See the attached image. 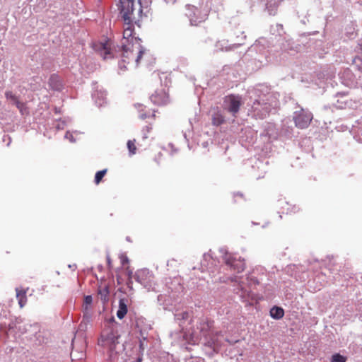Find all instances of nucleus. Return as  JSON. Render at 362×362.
Wrapping results in <instances>:
<instances>
[{
  "instance_id": "nucleus-29",
  "label": "nucleus",
  "mask_w": 362,
  "mask_h": 362,
  "mask_svg": "<svg viewBox=\"0 0 362 362\" xmlns=\"http://www.w3.org/2000/svg\"><path fill=\"white\" fill-rule=\"evenodd\" d=\"M119 323L116 322L115 317L112 316L110 318L106 320V324L105 329H117Z\"/></svg>"
},
{
  "instance_id": "nucleus-16",
  "label": "nucleus",
  "mask_w": 362,
  "mask_h": 362,
  "mask_svg": "<svg viewBox=\"0 0 362 362\" xmlns=\"http://www.w3.org/2000/svg\"><path fill=\"white\" fill-rule=\"evenodd\" d=\"M241 105V98L238 95H230L225 98L224 107L233 116L239 112Z\"/></svg>"
},
{
  "instance_id": "nucleus-46",
  "label": "nucleus",
  "mask_w": 362,
  "mask_h": 362,
  "mask_svg": "<svg viewBox=\"0 0 362 362\" xmlns=\"http://www.w3.org/2000/svg\"><path fill=\"white\" fill-rule=\"evenodd\" d=\"M127 148L131 155L136 153V146L133 141L129 140L127 141Z\"/></svg>"
},
{
  "instance_id": "nucleus-30",
  "label": "nucleus",
  "mask_w": 362,
  "mask_h": 362,
  "mask_svg": "<svg viewBox=\"0 0 362 362\" xmlns=\"http://www.w3.org/2000/svg\"><path fill=\"white\" fill-rule=\"evenodd\" d=\"M157 300H158V304L160 305L163 306V308L164 310H170V308H168V304H167V303L165 304V301L170 300V297H168L165 295L160 294L158 296Z\"/></svg>"
},
{
  "instance_id": "nucleus-18",
  "label": "nucleus",
  "mask_w": 362,
  "mask_h": 362,
  "mask_svg": "<svg viewBox=\"0 0 362 362\" xmlns=\"http://www.w3.org/2000/svg\"><path fill=\"white\" fill-rule=\"evenodd\" d=\"M151 102L157 105H166L169 101V96L164 90L155 91L150 97Z\"/></svg>"
},
{
  "instance_id": "nucleus-26",
  "label": "nucleus",
  "mask_w": 362,
  "mask_h": 362,
  "mask_svg": "<svg viewBox=\"0 0 362 362\" xmlns=\"http://www.w3.org/2000/svg\"><path fill=\"white\" fill-rule=\"evenodd\" d=\"M279 203L280 205H283V204H284L285 206H282V208H283L284 211H286V214L296 213L299 210V208L297 206H296V205L291 206L287 202H283L282 200H279ZM284 212V211H283V213Z\"/></svg>"
},
{
  "instance_id": "nucleus-22",
  "label": "nucleus",
  "mask_w": 362,
  "mask_h": 362,
  "mask_svg": "<svg viewBox=\"0 0 362 362\" xmlns=\"http://www.w3.org/2000/svg\"><path fill=\"white\" fill-rule=\"evenodd\" d=\"M128 300L125 298H120L119 300L118 310L117 311V317L119 320H122L127 313Z\"/></svg>"
},
{
  "instance_id": "nucleus-8",
  "label": "nucleus",
  "mask_w": 362,
  "mask_h": 362,
  "mask_svg": "<svg viewBox=\"0 0 362 362\" xmlns=\"http://www.w3.org/2000/svg\"><path fill=\"white\" fill-rule=\"evenodd\" d=\"M204 13L201 14L199 10L192 5L186 6L185 15L188 18L191 25H197L205 21L208 12L212 9V4L209 0H200Z\"/></svg>"
},
{
  "instance_id": "nucleus-25",
  "label": "nucleus",
  "mask_w": 362,
  "mask_h": 362,
  "mask_svg": "<svg viewBox=\"0 0 362 362\" xmlns=\"http://www.w3.org/2000/svg\"><path fill=\"white\" fill-rule=\"evenodd\" d=\"M135 23L127 25V28H124V38L125 39V41L124 42L126 44L132 43V39L135 38L136 37H133V29L132 27L134 26Z\"/></svg>"
},
{
  "instance_id": "nucleus-37",
  "label": "nucleus",
  "mask_w": 362,
  "mask_h": 362,
  "mask_svg": "<svg viewBox=\"0 0 362 362\" xmlns=\"http://www.w3.org/2000/svg\"><path fill=\"white\" fill-rule=\"evenodd\" d=\"M346 357L341 355L339 353H336L332 356L331 362H346Z\"/></svg>"
},
{
  "instance_id": "nucleus-59",
  "label": "nucleus",
  "mask_w": 362,
  "mask_h": 362,
  "mask_svg": "<svg viewBox=\"0 0 362 362\" xmlns=\"http://www.w3.org/2000/svg\"><path fill=\"white\" fill-rule=\"evenodd\" d=\"M132 283H133V281H132V282H131L130 279H128L127 285L129 289H132Z\"/></svg>"
},
{
  "instance_id": "nucleus-36",
  "label": "nucleus",
  "mask_w": 362,
  "mask_h": 362,
  "mask_svg": "<svg viewBox=\"0 0 362 362\" xmlns=\"http://www.w3.org/2000/svg\"><path fill=\"white\" fill-rule=\"evenodd\" d=\"M107 169H103L102 170H99L98 171L95 175V178H94V182L96 185H98L100 181L102 180V179L103 178V177L105 175V174L107 173Z\"/></svg>"
},
{
  "instance_id": "nucleus-19",
  "label": "nucleus",
  "mask_w": 362,
  "mask_h": 362,
  "mask_svg": "<svg viewBox=\"0 0 362 362\" xmlns=\"http://www.w3.org/2000/svg\"><path fill=\"white\" fill-rule=\"evenodd\" d=\"M335 98H337L336 103H333V105L338 109H345L349 108V102L351 101V99L345 94L344 93H337L335 95Z\"/></svg>"
},
{
  "instance_id": "nucleus-63",
  "label": "nucleus",
  "mask_w": 362,
  "mask_h": 362,
  "mask_svg": "<svg viewBox=\"0 0 362 362\" xmlns=\"http://www.w3.org/2000/svg\"><path fill=\"white\" fill-rule=\"evenodd\" d=\"M134 106L136 108H140V107H143V105L142 104H140V103H136V104H134Z\"/></svg>"
},
{
  "instance_id": "nucleus-55",
  "label": "nucleus",
  "mask_w": 362,
  "mask_h": 362,
  "mask_svg": "<svg viewBox=\"0 0 362 362\" xmlns=\"http://www.w3.org/2000/svg\"><path fill=\"white\" fill-rule=\"evenodd\" d=\"M129 262V259L127 256L121 257V263L122 265L127 264Z\"/></svg>"
},
{
  "instance_id": "nucleus-10",
  "label": "nucleus",
  "mask_w": 362,
  "mask_h": 362,
  "mask_svg": "<svg viewBox=\"0 0 362 362\" xmlns=\"http://www.w3.org/2000/svg\"><path fill=\"white\" fill-rule=\"evenodd\" d=\"M134 278L148 291H156L157 284L155 281L153 274L149 269L144 268L137 270L134 274Z\"/></svg>"
},
{
  "instance_id": "nucleus-7",
  "label": "nucleus",
  "mask_w": 362,
  "mask_h": 362,
  "mask_svg": "<svg viewBox=\"0 0 362 362\" xmlns=\"http://www.w3.org/2000/svg\"><path fill=\"white\" fill-rule=\"evenodd\" d=\"M222 254V259L225 264L223 271H230L235 273H240L245 269L244 259L241 258L237 254L229 253L224 247L219 250Z\"/></svg>"
},
{
  "instance_id": "nucleus-2",
  "label": "nucleus",
  "mask_w": 362,
  "mask_h": 362,
  "mask_svg": "<svg viewBox=\"0 0 362 362\" xmlns=\"http://www.w3.org/2000/svg\"><path fill=\"white\" fill-rule=\"evenodd\" d=\"M119 12L125 25L136 23L140 26V18L143 13L142 4L140 0H119Z\"/></svg>"
},
{
  "instance_id": "nucleus-9",
  "label": "nucleus",
  "mask_w": 362,
  "mask_h": 362,
  "mask_svg": "<svg viewBox=\"0 0 362 362\" xmlns=\"http://www.w3.org/2000/svg\"><path fill=\"white\" fill-rule=\"evenodd\" d=\"M254 94L259 97L262 102L266 103V105L270 111L279 105V94L276 92H272L267 86H259L255 89Z\"/></svg>"
},
{
  "instance_id": "nucleus-17",
  "label": "nucleus",
  "mask_w": 362,
  "mask_h": 362,
  "mask_svg": "<svg viewBox=\"0 0 362 362\" xmlns=\"http://www.w3.org/2000/svg\"><path fill=\"white\" fill-rule=\"evenodd\" d=\"M48 86L51 90L62 92L64 88V81L57 74H52L48 79Z\"/></svg>"
},
{
  "instance_id": "nucleus-41",
  "label": "nucleus",
  "mask_w": 362,
  "mask_h": 362,
  "mask_svg": "<svg viewBox=\"0 0 362 362\" xmlns=\"http://www.w3.org/2000/svg\"><path fill=\"white\" fill-rule=\"evenodd\" d=\"M82 320L85 321V322H87L88 323H90V322L92 321V314L89 311V309L88 310H83V318H82Z\"/></svg>"
},
{
  "instance_id": "nucleus-58",
  "label": "nucleus",
  "mask_w": 362,
  "mask_h": 362,
  "mask_svg": "<svg viewBox=\"0 0 362 362\" xmlns=\"http://www.w3.org/2000/svg\"><path fill=\"white\" fill-rule=\"evenodd\" d=\"M128 279H130V281L132 282V279L134 277L133 272L132 270L128 269L127 271Z\"/></svg>"
},
{
  "instance_id": "nucleus-11",
  "label": "nucleus",
  "mask_w": 362,
  "mask_h": 362,
  "mask_svg": "<svg viewBox=\"0 0 362 362\" xmlns=\"http://www.w3.org/2000/svg\"><path fill=\"white\" fill-rule=\"evenodd\" d=\"M119 337L117 329H105L99 339L98 344L102 346H108L109 349L112 351L115 349L116 345L119 344Z\"/></svg>"
},
{
  "instance_id": "nucleus-43",
  "label": "nucleus",
  "mask_w": 362,
  "mask_h": 362,
  "mask_svg": "<svg viewBox=\"0 0 362 362\" xmlns=\"http://www.w3.org/2000/svg\"><path fill=\"white\" fill-rule=\"evenodd\" d=\"M286 121H283L282 124V131L284 132L285 135L290 137L293 134V128H290L289 127H286Z\"/></svg>"
},
{
  "instance_id": "nucleus-52",
  "label": "nucleus",
  "mask_w": 362,
  "mask_h": 362,
  "mask_svg": "<svg viewBox=\"0 0 362 362\" xmlns=\"http://www.w3.org/2000/svg\"><path fill=\"white\" fill-rule=\"evenodd\" d=\"M357 125L355 126L356 128L358 129V133H360L362 135V117L356 121Z\"/></svg>"
},
{
  "instance_id": "nucleus-14",
  "label": "nucleus",
  "mask_w": 362,
  "mask_h": 362,
  "mask_svg": "<svg viewBox=\"0 0 362 362\" xmlns=\"http://www.w3.org/2000/svg\"><path fill=\"white\" fill-rule=\"evenodd\" d=\"M240 35L236 36V40L232 44H228V40L218 41L215 45V51H230L239 47L244 44L243 41L246 39V35L243 31H240Z\"/></svg>"
},
{
  "instance_id": "nucleus-64",
  "label": "nucleus",
  "mask_w": 362,
  "mask_h": 362,
  "mask_svg": "<svg viewBox=\"0 0 362 362\" xmlns=\"http://www.w3.org/2000/svg\"><path fill=\"white\" fill-rule=\"evenodd\" d=\"M136 362H142V355L141 354V356H139L137 359H136Z\"/></svg>"
},
{
  "instance_id": "nucleus-21",
  "label": "nucleus",
  "mask_w": 362,
  "mask_h": 362,
  "mask_svg": "<svg viewBox=\"0 0 362 362\" xmlns=\"http://www.w3.org/2000/svg\"><path fill=\"white\" fill-rule=\"evenodd\" d=\"M106 92L103 90H97L92 93V98L98 107H101L106 103Z\"/></svg>"
},
{
  "instance_id": "nucleus-5",
  "label": "nucleus",
  "mask_w": 362,
  "mask_h": 362,
  "mask_svg": "<svg viewBox=\"0 0 362 362\" xmlns=\"http://www.w3.org/2000/svg\"><path fill=\"white\" fill-rule=\"evenodd\" d=\"M132 43L128 44L122 42L119 48L122 51L121 57L124 62L129 63V60L136 56L135 62L136 65L138 66L143 54L146 52V48L142 46L141 38H132Z\"/></svg>"
},
{
  "instance_id": "nucleus-57",
  "label": "nucleus",
  "mask_w": 362,
  "mask_h": 362,
  "mask_svg": "<svg viewBox=\"0 0 362 362\" xmlns=\"http://www.w3.org/2000/svg\"><path fill=\"white\" fill-rule=\"evenodd\" d=\"M356 50L359 52H362V40L358 43L357 47H356Z\"/></svg>"
},
{
  "instance_id": "nucleus-34",
  "label": "nucleus",
  "mask_w": 362,
  "mask_h": 362,
  "mask_svg": "<svg viewBox=\"0 0 362 362\" xmlns=\"http://www.w3.org/2000/svg\"><path fill=\"white\" fill-rule=\"evenodd\" d=\"M345 30V35L349 39H353L356 36V29L353 25L347 26Z\"/></svg>"
},
{
  "instance_id": "nucleus-53",
  "label": "nucleus",
  "mask_w": 362,
  "mask_h": 362,
  "mask_svg": "<svg viewBox=\"0 0 362 362\" xmlns=\"http://www.w3.org/2000/svg\"><path fill=\"white\" fill-rule=\"evenodd\" d=\"M128 64L127 62H123V59H122V61L119 62L118 63V66H119V69L121 70V71H125L126 70V64Z\"/></svg>"
},
{
  "instance_id": "nucleus-60",
  "label": "nucleus",
  "mask_w": 362,
  "mask_h": 362,
  "mask_svg": "<svg viewBox=\"0 0 362 362\" xmlns=\"http://www.w3.org/2000/svg\"><path fill=\"white\" fill-rule=\"evenodd\" d=\"M174 262H175V259L169 260V261L167 262V266L168 267L173 266Z\"/></svg>"
},
{
  "instance_id": "nucleus-61",
  "label": "nucleus",
  "mask_w": 362,
  "mask_h": 362,
  "mask_svg": "<svg viewBox=\"0 0 362 362\" xmlns=\"http://www.w3.org/2000/svg\"><path fill=\"white\" fill-rule=\"evenodd\" d=\"M166 4H174L177 0H164Z\"/></svg>"
},
{
  "instance_id": "nucleus-50",
  "label": "nucleus",
  "mask_w": 362,
  "mask_h": 362,
  "mask_svg": "<svg viewBox=\"0 0 362 362\" xmlns=\"http://www.w3.org/2000/svg\"><path fill=\"white\" fill-rule=\"evenodd\" d=\"M90 323L87 322H85V321H83L81 320V322H80L79 325H78V330L79 331H81V332H85L88 329V325H89Z\"/></svg>"
},
{
  "instance_id": "nucleus-28",
  "label": "nucleus",
  "mask_w": 362,
  "mask_h": 362,
  "mask_svg": "<svg viewBox=\"0 0 362 362\" xmlns=\"http://www.w3.org/2000/svg\"><path fill=\"white\" fill-rule=\"evenodd\" d=\"M212 124L216 126H219L224 122V117L218 112H214L212 115Z\"/></svg>"
},
{
  "instance_id": "nucleus-44",
  "label": "nucleus",
  "mask_w": 362,
  "mask_h": 362,
  "mask_svg": "<svg viewBox=\"0 0 362 362\" xmlns=\"http://www.w3.org/2000/svg\"><path fill=\"white\" fill-rule=\"evenodd\" d=\"M16 107L19 110L20 112L23 115L24 114V112L26 110V107H25V103H21L18 100H16L14 103H13Z\"/></svg>"
},
{
  "instance_id": "nucleus-54",
  "label": "nucleus",
  "mask_w": 362,
  "mask_h": 362,
  "mask_svg": "<svg viewBox=\"0 0 362 362\" xmlns=\"http://www.w3.org/2000/svg\"><path fill=\"white\" fill-rule=\"evenodd\" d=\"M3 141L4 142L7 141L6 146H8L11 142V138L8 135H4L3 137Z\"/></svg>"
},
{
  "instance_id": "nucleus-12",
  "label": "nucleus",
  "mask_w": 362,
  "mask_h": 362,
  "mask_svg": "<svg viewBox=\"0 0 362 362\" xmlns=\"http://www.w3.org/2000/svg\"><path fill=\"white\" fill-rule=\"evenodd\" d=\"M270 112L269 107L266 105L265 102L257 97L255 99L251 105V107L248 110V115L255 119H264Z\"/></svg>"
},
{
  "instance_id": "nucleus-3",
  "label": "nucleus",
  "mask_w": 362,
  "mask_h": 362,
  "mask_svg": "<svg viewBox=\"0 0 362 362\" xmlns=\"http://www.w3.org/2000/svg\"><path fill=\"white\" fill-rule=\"evenodd\" d=\"M202 317L206 316L203 315L202 312L197 311L189 312L187 310H182L177 311L175 313H174V320L175 322H177L179 327L181 328L183 337L185 334L189 331H198L197 329V322Z\"/></svg>"
},
{
  "instance_id": "nucleus-42",
  "label": "nucleus",
  "mask_w": 362,
  "mask_h": 362,
  "mask_svg": "<svg viewBox=\"0 0 362 362\" xmlns=\"http://www.w3.org/2000/svg\"><path fill=\"white\" fill-rule=\"evenodd\" d=\"M356 317H358L362 322V301L356 305Z\"/></svg>"
},
{
  "instance_id": "nucleus-31",
  "label": "nucleus",
  "mask_w": 362,
  "mask_h": 362,
  "mask_svg": "<svg viewBox=\"0 0 362 362\" xmlns=\"http://www.w3.org/2000/svg\"><path fill=\"white\" fill-rule=\"evenodd\" d=\"M71 119L69 117L59 119L57 120V124L55 125L57 129H64L68 124L71 123Z\"/></svg>"
},
{
  "instance_id": "nucleus-38",
  "label": "nucleus",
  "mask_w": 362,
  "mask_h": 362,
  "mask_svg": "<svg viewBox=\"0 0 362 362\" xmlns=\"http://www.w3.org/2000/svg\"><path fill=\"white\" fill-rule=\"evenodd\" d=\"M147 340V337L144 336L141 332V337L139 338V349L141 354L143 355V352L146 346V344H145V341Z\"/></svg>"
},
{
  "instance_id": "nucleus-39",
  "label": "nucleus",
  "mask_w": 362,
  "mask_h": 362,
  "mask_svg": "<svg viewBox=\"0 0 362 362\" xmlns=\"http://www.w3.org/2000/svg\"><path fill=\"white\" fill-rule=\"evenodd\" d=\"M93 303V297L90 295L84 296L83 310H88L89 305Z\"/></svg>"
},
{
  "instance_id": "nucleus-33",
  "label": "nucleus",
  "mask_w": 362,
  "mask_h": 362,
  "mask_svg": "<svg viewBox=\"0 0 362 362\" xmlns=\"http://www.w3.org/2000/svg\"><path fill=\"white\" fill-rule=\"evenodd\" d=\"M349 108L354 109L359 111H362V100H352L349 102Z\"/></svg>"
},
{
  "instance_id": "nucleus-20",
  "label": "nucleus",
  "mask_w": 362,
  "mask_h": 362,
  "mask_svg": "<svg viewBox=\"0 0 362 362\" xmlns=\"http://www.w3.org/2000/svg\"><path fill=\"white\" fill-rule=\"evenodd\" d=\"M215 262V260L213 259L212 257L209 253H204L203 255V259L200 262L201 267L199 269L202 270V272H204V270H208L209 272H214V263Z\"/></svg>"
},
{
  "instance_id": "nucleus-62",
  "label": "nucleus",
  "mask_w": 362,
  "mask_h": 362,
  "mask_svg": "<svg viewBox=\"0 0 362 362\" xmlns=\"http://www.w3.org/2000/svg\"><path fill=\"white\" fill-rule=\"evenodd\" d=\"M69 267L72 269L73 270H74L76 269L77 267H76V264H69Z\"/></svg>"
},
{
  "instance_id": "nucleus-4",
  "label": "nucleus",
  "mask_w": 362,
  "mask_h": 362,
  "mask_svg": "<svg viewBox=\"0 0 362 362\" xmlns=\"http://www.w3.org/2000/svg\"><path fill=\"white\" fill-rule=\"evenodd\" d=\"M247 283L245 281L239 282L234 288V293L245 305H252L254 301L256 300V295L252 291V287L259 284L257 277L250 275L246 279Z\"/></svg>"
},
{
  "instance_id": "nucleus-35",
  "label": "nucleus",
  "mask_w": 362,
  "mask_h": 362,
  "mask_svg": "<svg viewBox=\"0 0 362 362\" xmlns=\"http://www.w3.org/2000/svg\"><path fill=\"white\" fill-rule=\"evenodd\" d=\"M219 280L221 282L227 283L228 281L236 282L238 281V276L231 274L230 275L226 274L225 276L220 277Z\"/></svg>"
},
{
  "instance_id": "nucleus-49",
  "label": "nucleus",
  "mask_w": 362,
  "mask_h": 362,
  "mask_svg": "<svg viewBox=\"0 0 362 362\" xmlns=\"http://www.w3.org/2000/svg\"><path fill=\"white\" fill-rule=\"evenodd\" d=\"M151 127L150 126H146L141 130L142 138L143 139H146L148 138V134L151 131Z\"/></svg>"
},
{
  "instance_id": "nucleus-47",
  "label": "nucleus",
  "mask_w": 362,
  "mask_h": 362,
  "mask_svg": "<svg viewBox=\"0 0 362 362\" xmlns=\"http://www.w3.org/2000/svg\"><path fill=\"white\" fill-rule=\"evenodd\" d=\"M73 133H79V132L78 131H74L73 132L67 131L64 135V138L66 139H69L71 143L76 142V139L74 137Z\"/></svg>"
},
{
  "instance_id": "nucleus-32",
  "label": "nucleus",
  "mask_w": 362,
  "mask_h": 362,
  "mask_svg": "<svg viewBox=\"0 0 362 362\" xmlns=\"http://www.w3.org/2000/svg\"><path fill=\"white\" fill-rule=\"evenodd\" d=\"M31 328H33L34 329V331L35 332H37V330L39 329V325L37 323H35L33 325H25L23 326V327H22L21 326H19L18 327V330L21 332V333H25L29 331L30 329Z\"/></svg>"
},
{
  "instance_id": "nucleus-6",
  "label": "nucleus",
  "mask_w": 362,
  "mask_h": 362,
  "mask_svg": "<svg viewBox=\"0 0 362 362\" xmlns=\"http://www.w3.org/2000/svg\"><path fill=\"white\" fill-rule=\"evenodd\" d=\"M267 41L265 38H259L248 49L245 54V58H250L255 63L257 67H260L263 64L269 62L268 60V50L266 48Z\"/></svg>"
},
{
  "instance_id": "nucleus-15",
  "label": "nucleus",
  "mask_w": 362,
  "mask_h": 362,
  "mask_svg": "<svg viewBox=\"0 0 362 362\" xmlns=\"http://www.w3.org/2000/svg\"><path fill=\"white\" fill-rule=\"evenodd\" d=\"M112 42L105 40L103 42H98L93 45L94 49L104 59H112L115 57L112 51Z\"/></svg>"
},
{
  "instance_id": "nucleus-51",
  "label": "nucleus",
  "mask_w": 362,
  "mask_h": 362,
  "mask_svg": "<svg viewBox=\"0 0 362 362\" xmlns=\"http://www.w3.org/2000/svg\"><path fill=\"white\" fill-rule=\"evenodd\" d=\"M293 47L290 46V41H286L285 43L282 44V49L284 51H287L288 49H292Z\"/></svg>"
},
{
  "instance_id": "nucleus-40",
  "label": "nucleus",
  "mask_w": 362,
  "mask_h": 362,
  "mask_svg": "<svg viewBox=\"0 0 362 362\" xmlns=\"http://www.w3.org/2000/svg\"><path fill=\"white\" fill-rule=\"evenodd\" d=\"M109 293V288L107 286H105L103 289L99 291V293L101 295V299L103 301H106L108 299Z\"/></svg>"
},
{
  "instance_id": "nucleus-56",
  "label": "nucleus",
  "mask_w": 362,
  "mask_h": 362,
  "mask_svg": "<svg viewBox=\"0 0 362 362\" xmlns=\"http://www.w3.org/2000/svg\"><path fill=\"white\" fill-rule=\"evenodd\" d=\"M150 117V115L147 114L146 112H143V113H141L139 115V117L141 119H145L148 117Z\"/></svg>"
},
{
  "instance_id": "nucleus-24",
  "label": "nucleus",
  "mask_w": 362,
  "mask_h": 362,
  "mask_svg": "<svg viewBox=\"0 0 362 362\" xmlns=\"http://www.w3.org/2000/svg\"><path fill=\"white\" fill-rule=\"evenodd\" d=\"M16 297L18 300L19 306L21 308L24 307L27 302L26 291L16 288Z\"/></svg>"
},
{
  "instance_id": "nucleus-23",
  "label": "nucleus",
  "mask_w": 362,
  "mask_h": 362,
  "mask_svg": "<svg viewBox=\"0 0 362 362\" xmlns=\"http://www.w3.org/2000/svg\"><path fill=\"white\" fill-rule=\"evenodd\" d=\"M269 313L273 319L280 320L284 315V310L281 307L274 305L270 309Z\"/></svg>"
},
{
  "instance_id": "nucleus-13",
  "label": "nucleus",
  "mask_w": 362,
  "mask_h": 362,
  "mask_svg": "<svg viewBox=\"0 0 362 362\" xmlns=\"http://www.w3.org/2000/svg\"><path fill=\"white\" fill-rule=\"evenodd\" d=\"M313 119V115L307 110L300 108V110H296L293 112V120L294 121L295 126L299 129L307 128Z\"/></svg>"
},
{
  "instance_id": "nucleus-27",
  "label": "nucleus",
  "mask_w": 362,
  "mask_h": 362,
  "mask_svg": "<svg viewBox=\"0 0 362 362\" xmlns=\"http://www.w3.org/2000/svg\"><path fill=\"white\" fill-rule=\"evenodd\" d=\"M278 4L276 0H270L266 4V9L271 16H274L277 12Z\"/></svg>"
},
{
  "instance_id": "nucleus-45",
  "label": "nucleus",
  "mask_w": 362,
  "mask_h": 362,
  "mask_svg": "<svg viewBox=\"0 0 362 362\" xmlns=\"http://www.w3.org/2000/svg\"><path fill=\"white\" fill-rule=\"evenodd\" d=\"M352 64H356L358 69H362V59L359 56H356L351 59Z\"/></svg>"
},
{
  "instance_id": "nucleus-48",
  "label": "nucleus",
  "mask_w": 362,
  "mask_h": 362,
  "mask_svg": "<svg viewBox=\"0 0 362 362\" xmlns=\"http://www.w3.org/2000/svg\"><path fill=\"white\" fill-rule=\"evenodd\" d=\"M5 96L6 99L11 100L13 103L18 100L16 95H15L11 91H6Z\"/></svg>"
},
{
  "instance_id": "nucleus-1",
  "label": "nucleus",
  "mask_w": 362,
  "mask_h": 362,
  "mask_svg": "<svg viewBox=\"0 0 362 362\" xmlns=\"http://www.w3.org/2000/svg\"><path fill=\"white\" fill-rule=\"evenodd\" d=\"M214 321L207 317H202L197 322V330L189 331L184 335V339L190 345H196L202 342L204 346L211 349L214 351L221 346L218 339L221 332L214 330Z\"/></svg>"
}]
</instances>
